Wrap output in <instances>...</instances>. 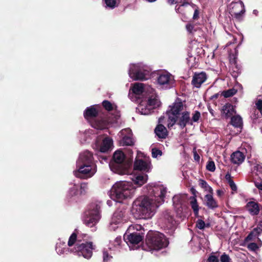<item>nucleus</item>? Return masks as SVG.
<instances>
[{
	"mask_svg": "<svg viewBox=\"0 0 262 262\" xmlns=\"http://www.w3.org/2000/svg\"><path fill=\"white\" fill-rule=\"evenodd\" d=\"M132 91L136 95L141 94L144 91V84L140 83L135 84L133 88Z\"/></svg>",
	"mask_w": 262,
	"mask_h": 262,
	"instance_id": "34",
	"label": "nucleus"
},
{
	"mask_svg": "<svg viewBox=\"0 0 262 262\" xmlns=\"http://www.w3.org/2000/svg\"><path fill=\"white\" fill-rule=\"evenodd\" d=\"M95 249L92 242L81 243V239H78V242L71 251L78 256H82L86 259L90 258L93 255V250Z\"/></svg>",
	"mask_w": 262,
	"mask_h": 262,
	"instance_id": "7",
	"label": "nucleus"
},
{
	"mask_svg": "<svg viewBox=\"0 0 262 262\" xmlns=\"http://www.w3.org/2000/svg\"><path fill=\"white\" fill-rule=\"evenodd\" d=\"M135 189L132 183L127 181H120L116 183L111 190V197L112 200L118 203H122L124 200L132 197Z\"/></svg>",
	"mask_w": 262,
	"mask_h": 262,
	"instance_id": "3",
	"label": "nucleus"
},
{
	"mask_svg": "<svg viewBox=\"0 0 262 262\" xmlns=\"http://www.w3.org/2000/svg\"><path fill=\"white\" fill-rule=\"evenodd\" d=\"M231 124L236 128H242L243 120L239 115L232 116L231 117Z\"/></svg>",
	"mask_w": 262,
	"mask_h": 262,
	"instance_id": "31",
	"label": "nucleus"
},
{
	"mask_svg": "<svg viewBox=\"0 0 262 262\" xmlns=\"http://www.w3.org/2000/svg\"><path fill=\"white\" fill-rule=\"evenodd\" d=\"M138 109L141 114L144 115H149L153 111V110H152V109L149 107L147 104L145 106L141 104L139 106Z\"/></svg>",
	"mask_w": 262,
	"mask_h": 262,
	"instance_id": "33",
	"label": "nucleus"
},
{
	"mask_svg": "<svg viewBox=\"0 0 262 262\" xmlns=\"http://www.w3.org/2000/svg\"><path fill=\"white\" fill-rule=\"evenodd\" d=\"M219 96V93H216V94H215L213 95L210 97V99H211V100H215V99H217V98H218Z\"/></svg>",
	"mask_w": 262,
	"mask_h": 262,
	"instance_id": "61",
	"label": "nucleus"
},
{
	"mask_svg": "<svg viewBox=\"0 0 262 262\" xmlns=\"http://www.w3.org/2000/svg\"><path fill=\"white\" fill-rule=\"evenodd\" d=\"M204 204L210 209H214L219 207L217 202L213 198V194H207L204 196Z\"/></svg>",
	"mask_w": 262,
	"mask_h": 262,
	"instance_id": "17",
	"label": "nucleus"
},
{
	"mask_svg": "<svg viewBox=\"0 0 262 262\" xmlns=\"http://www.w3.org/2000/svg\"><path fill=\"white\" fill-rule=\"evenodd\" d=\"M199 18V11L197 9H195L194 11L193 19L194 20H197Z\"/></svg>",
	"mask_w": 262,
	"mask_h": 262,
	"instance_id": "53",
	"label": "nucleus"
},
{
	"mask_svg": "<svg viewBox=\"0 0 262 262\" xmlns=\"http://www.w3.org/2000/svg\"><path fill=\"white\" fill-rule=\"evenodd\" d=\"M98 115V111L94 105L88 107L84 112L83 116L85 119H92L96 117Z\"/></svg>",
	"mask_w": 262,
	"mask_h": 262,
	"instance_id": "24",
	"label": "nucleus"
},
{
	"mask_svg": "<svg viewBox=\"0 0 262 262\" xmlns=\"http://www.w3.org/2000/svg\"><path fill=\"white\" fill-rule=\"evenodd\" d=\"M206 191H208L209 193V194H213V190L211 187H210L209 185H207V186L204 188Z\"/></svg>",
	"mask_w": 262,
	"mask_h": 262,
	"instance_id": "56",
	"label": "nucleus"
},
{
	"mask_svg": "<svg viewBox=\"0 0 262 262\" xmlns=\"http://www.w3.org/2000/svg\"><path fill=\"white\" fill-rule=\"evenodd\" d=\"M150 71L143 68H130L128 74L129 76L135 80L144 81L150 76Z\"/></svg>",
	"mask_w": 262,
	"mask_h": 262,
	"instance_id": "9",
	"label": "nucleus"
},
{
	"mask_svg": "<svg viewBox=\"0 0 262 262\" xmlns=\"http://www.w3.org/2000/svg\"><path fill=\"white\" fill-rule=\"evenodd\" d=\"M196 227L201 230H203L205 228V223L202 220L199 219L196 222Z\"/></svg>",
	"mask_w": 262,
	"mask_h": 262,
	"instance_id": "42",
	"label": "nucleus"
},
{
	"mask_svg": "<svg viewBox=\"0 0 262 262\" xmlns=\"http://www.w3.org/2000/svg\"><path fill=\"white\" fill-rule=\"evenodd\" d=\"M76 168L74 171L76 178L87 179L94 176L96 172V166L94 163L93 154L88 150L81 153L76 162Z\"/></svg>",
	"mask_w": 262,
	"mask_h": 262,
	"instance_id": "1",
	"label": "nucleus"
},
{
	"mask_svg": "<svg viewBox=\"0 0 262 262\" xmlns=\"http://www.w3.org/2000/svg\"><path fill=\"white\" fill-rule=\"evenodd\" d=\"M167 192V189L163 185L155 186L152 188L151 193L154 202L158 205V207L164 201V198Z\"/></svg>",
	"mask_w": 262,
	"mask_h": 262,
	"instance_id": "10",
	"label": "nucleus"
},
{
	"mask_svg": "<svg viewBox=\"0 0 262 262\" xmlns=\"http://www.w3.org/2000/svg\"><path fill=\"white\" fill-rule=\"evenodd\" d=\"M254 170H256L259 173H262V166L259 165H257L254 166Z\"/></svg>",
	"mask_w": 262,
	"mask_h": 262,
	"instance_id": "57",
	"label": "nucleus"
},
{
	"mask_svg": "<svg viewBox=\"0 0 262 262\" xmlns=\"http://www.w3.org/2000/svg\"><path fill=\"white\" fill-rule=\"evenodd\" d=\"M206 169L211 172H213L215 170V166L213 161H209L206 165Z\"/></svg>",
	"mask_w": 262,
	"mask_h": 262,
	"instance_id": "38",
	"label": "nucleus"
},
{
	"mask_svg": "<svg viewBox=\"0 0 262 262\" xmlns=\"http://www.w3.org/2000/svg\"><path fill=\"white\" fill-rule=\"evenodd\" d=\"M102 105L103 107L108 112L113 111L114 109V107H117L116 105H114L110 101L106 100H105L102 102Z\"/></svg>",
	"mask_w": 262,
	"mask_h": 262,
	"instance_id": "36",
	"label": "nucleus"
},
{
	"mask_svg": "<svg viewBox=\"0 0 262 262\" xmlns=\"http://www.w3.org/2000/svg\"><path fill=\"white\" fill-rule=\"evenodd\" d=\"M168 4L171 5L173 4H180L179 5H177L175 7L176 12H182L184 7L186 6L187 4V0H167Z\"/></svg>",
	"mask_w": 262,
	"mask_h": 262,
	"instance_id": "28",
	"label": "nucleus"
},
{
	"mask_svg": "<svg viewBox=\"0 0 262 262\" xmlns=\"http://www.w3.org/2000/svg\"><path fill=\"white\" fill-rule=\"evenodd\" d=\"M104 1L106 6L112 9L116 6V0H104Z\"/></svg>",
	"mask_w": 262,
	"mask_h": 262,
	"instance_id": "40",
	"label": "nucleus"
},
{
	"mask_svg": "<svg viewBox=\"0 0 262 262\" xmlns=\"http://www.w3.org/2000/svg\"><path fill=\"white\" fill-rule=\"evenodd\" d=\"M120 144L122 146H133L134 142L130 135H125L120 141Z\"/></svg>",
	"mask_w": 262,
	"mask_h": 262,
	"instance_id": "32",
	"label": "nucleus"
},
{
	"mask_svg": "<svg viewBox=\"0 0 262 262\" xmlns=\"http://www.w3.org/2000/svg\"><path fill=\"white\" fill-rule=\"evenodd\" d=\"M207 260L208 262H219L218 257L214 255H210Z\"/></svg>",
	"mask_w": 262,
	"mask_h": 262,
	"instance_id": "47",
	"label": "nucleus"
},
{
	"mask_svg": "<svg viewBox=\"0 0 262 262\" xmlns=\"http://www.w3.org/2000/svg\"><path fill=\"white\" fill-rule=\"evenodd\" d=\"M194 6V4L190 3L187 0V4H186V6L184 7L183 9V11L177 12V13H179L181 15V17L182 19H187L188 15H190L191 14Z\"/></svg>",
	"mask_w": 262,
	"mask_h": 262,
	"instance_id": "25",
	"label": "nucleus"
},
{
	"mask_svg": "<svg viewBox=\"0 0 262 262\" xmlns=\"http://www.w3.org/2000/svg\"><path fill=\"white\" fill-rule=\"evenodd\" d=\"M247 248H248V249L249 250H250L251 251H255L257 249H258V246H257L256 243H250V244H249L248 245Z\"/></svg>",
	"mask_w": 262,
	"mask_h": 262,
	"instance_id": "44",
	"label": "nucleus"
},
{
	"mask_svg": "<svg viewBox=\"0 0 262 262\" xmlns=\"http://www.w3.org/2000/svg\"><path fill=\"white\" fill-rule=\"evenodd\" d=\"M88 188V183H82L80 185L81 193Z\"/></svg>",
	"mask_w": 262,
	"mask_h": 262,
	"instance_id": "54",
	"label": "nucleus"
},
{
	"mask_svg": "<svg viewBox=\"0 0 262 262\" xmlns=\"http://www.w3.org/2000/svg\"><path fill=\"white\" fill-rule=\"evenodd\" d=\"M231 260L229 256L225 253H224L220 257L221 262H230Z\"/></svg>",
	"mask_w": 262,
	"mask_h": 262,
	"instance_id": "41",
	"label": "nucleus"
},
{
	"mask_svg": "<svg viewBox=\"0 0 262 262\" xmlns=\"http://www.w3.org/2000/svg\"><path fill=\"white\" fill-rule=\"evenodd\" d=\"M134 170L148 172L149 167L148 164L142 159H136L134 164Z\"/></svg>",
	"mask_w": 262,
	"mask_h": 262,
	"instance_id": "22",
	"label": "nucleus"
},
{
	"mask_svg": "<svg viewBox=\"0 0 262 262\" xmlns=\"http://www.w3.org/2000/svg\"><path fill=\"white\" fill-rule=\"evenodd\" d=\"M172 81V76L169 73H163L159 74L157 78L158 84L161 85L165 86L166 88H170Z\"/></svg>",
	"mask_w": 262,
	"mask_h": 262,
	"instance_id": "14",
	"label": "nucleus"
},
{
	"mask_svg": "<svg viewBox=\"0 0 262 262\" xmlns=\"http://www.w3.org/2000/svg\"><path fill=\"white\" fill-rule=\"evenodd\" d=\"M254 185L257 189L262 191V181H260V182H254Z\"/></svg>",
	"mask_w": 262,
	"mask_h": 262,
	"instance_id": "52",
	"label": "nucleus"
},
{
	"mask_svg": "<svg viewBox=\"0 0 262 262\" xmlns=\"http://www.w3.org/2000/svg\"><path fill=\"white\" fill-rule=\"evenodd\" d=\"M194 26L193 25L191 24H188L186 26V28L187 31L190 34L193 33V31L194 30Z\"/></svg>",
	"mask_w": 262,
	"mask_h": 262,
	"instance_id": "48",
	"label": "nucleus"
},
{
	"mask_svg": "<svg viewBox=\"0 0 262 262\" xmlns=\"http://www.w3.org/2000/svg\"><path fill=\"white\" fill-rule=\"evenodd\" d=\"M132 161L126 159L122 151L117 150L114 153L110 164L113 171L120 175L128 174L130 171Z\"/></svg>",
	"mask_w": 262,
	"mask_h": 262,
	"instance_id": "4",
	"label": "nucleus"
},
{
	"mask_svg": "<svg viewBox=\"0 0 262 262\" xmlns=\"http://www.w3.org/2000/svg\"><path fill=\"white\" fill-rule=\"evenodd\" d=\"M100 209L99 203H92L89 205L83 216V222L86 226L93 227L98 222L101 217Z\"/></svg>",
	"mask_w": 262,
	"mask_h": 262,
	"instance_id": "6",
	"label": "nucleus"
},
{
	"mask_svg": "<svg viewBox=\"0 0 262 262\" xmlns=\"http://www.w3.org/2000/svg\"><path fill=\"white\" fill-rule=\"evenodd\" d=\"M201 117V113L198 111H195L194 112V114H193L192 117V121L193 122H196L199 121Z\"/></svg>",
	"mask_w": 262,
	"mask_h": 262,
	"instance_id": "43",
	"label": "nucleus"
},
{
	"mask_svg": "<svg viewBox=\"0 0 262 262\" xmlns=\"http://www.w3.org/2000/svg\"><path fill=\"white\" fill-rule=\"evenodd\" d=\"M165 224L168 229H172L176 225L174 215L170 211L166 210L163 212Z\"/></svg>",
	"mask_w": 262,
	"mask_h": 262,
	"instance_id": "15",
	"label": "nucleus"
},
{
	"mask_svg": "<svg viewBox=\"0 0 262 262\" xmlns=\"http://www.w3.org/2000/svg\"><path fill=\"white\" fill-rule=\"evenodd\" d=\"M221 113L224 118L228 119L232 117L236 112L233 105L230 103H227L223 106Z\"/></svg>",
	"mask_w": 262,
	"mask_h": 262,
	"instance_id": "19",
	"label": "nucleus"
},
{
	"mask_svg": "<svg viewBox=\"0 0 262 262\" xmlns=\"http://www.w3.org/2000/svg\"><path fill=\"white\" fill-rule=\"evenodd\" d=\"M225 179L227 181H228L229 180L232 179L231 175L229 173H227L225 176Z\"/></svg>",
	"mask_w": 262,
	"mask_h": 262,
	"instance_id": "62",
	"label": "nucleus"
},
{
	"mask_svg": "<svg viewBox=\"0 0 262 262\" xmlns=\"http://www.w3.org/2000/svg\"><path fill=\"white\" fill-rule=\"evenodd\" d=\"M124 239L127 244L136 245L143 240V236L138 232H133L129 234L125 233L124 235Z\"/></svg>",
	"mask_w": 262,
	"mask_h": 262,
	"instance_id": "13",
	"label": "nucleus"
},
{
	"mask_svg": "<svg viewBox=\"0 0 262 262\" xmlns=\"http://www.w3.org/2000/svg\"><path fill=\"white\" fill-rule=\"evenodd\" d=\"M168 120L172 122V125L177 123L181 128H184L188 123L192 124V122H190V113L187 111L182 112L180 115H178L177 117L169 115Z\"/></svg>",
	"mask_w": 262,
	"mask_h": 262,
	"instance_id": "8",
	"label": "nucleus"
},
{
	"mask_svg": "<svg viewBox=\"0 0 262 262\" xmlns=\"http://www.w3.org/2000/svg\"><path fill=\"white\" fill-rule=\"evenodd\" d=\"M190 191H191V193L193 195L192 196H195V198H196V194L197 193V191L195 190V189L193 187H191L190 188Z\"/></svg>",
	"mask_w": 262,
	"mask_h": 262,
	"instance_id": "58",
	"label": "nucleus"
},
{
	"mask_svg": "<svg viewBox=\"0 0 262 262\" xmlns=\"http://www.w3.org/2000/svg\"><path fill=\"white\" fill-rule=\"evenodd\" d=\"M256 227H259V230H262V223H259L257 225Z\"/></svg>",
	"mask_w": 262,
	"mask_h": 262,
	"instance_id": "64",
	"label": "nucleus"
},
{
	"mask_svg": "<svg viewBox=\"0 0 262 262\" xmlns=\"http://www.w3.org/2000/svg\"><path fill=\"white\" fill-rule=\"evenodd\" d=\"M146 243L151 250H159L167 247L169 242L163 233L149 231L146 235Z\"/></svg>",
	"mask_w": 262,
	"mask_h": 262,
	"instance_id": "5",
	"label": "nucleus"
},
{
	"mask_svg": "<svg viewBox=\"0 0 262 262\" xmlns=\"http://www.w3.org/2000/svg\"><path fill=\"white\" fill-rule=\"evenodd\" d=\"M154 132L159 139H165L168 135L167 128L162 124H158L155 128Z\"/></svg>",
	"mask_w": 262,
	"mask_h": 262,
	"instance_id": "20",
	"label": "nucleus"
},
{
	"mask_svg": "<svg viewBox=\"0 0 262 262\" xmlns=\"http://www.w3.org/2000/svg\"><path fill=\"white\" fill-rule=\"evenodd\" d=\"M193 158H194V160L197 162H199L200 159V157L199 155V154L197 153L195 149H194L193 150Z\"/></svg>",
	"mask_w": 262,
	"mask_h": 262,
	"instance_id": "51",
	"label": "nucleus"
},
{
	"mask_svg": "<svg viewBox=\"0 0 262 262\" xmlns=\"http://www.w3.org/2000/svg\"><path fill=\"white\" fill-rule=\"evenodd\" d=\"M207 79V75L205 72H195L192 76L191 83L193 87L200 88Z\"/></svg>",
	"mask_w": 262,
	"mask_h": 262,
	"instance_id": "12",
	"label": "nucleus"
},
{
	"mask_svg": "<svg viewBox=\"0 0 262 262\" xmlns=\"http://www.w3.org/2000/svg\"><path fill=\"white\" fill-rule=\"evenodd\" d=\"M125 211L124 210L118 209L114 213L112 217V222L115 224H118L123 221H125Z\"/></svg>",
	"mask_w": 262,
	"mask_h": 262,
	"instance_id": "23",
	"label": "nucleus"
},
{
	"mask_svg": "<svg viewBox=\"0 0 262 262\" xmlns=\"http://www.w3.org/2000/svg\"><path fill=\"white\" fill-rule=\"evenodd\" d=\"M151 154H152V157L153 158H156L158 156H162V151L161 150H160L157 148H154L152 149Z\"/></svg>",
	"mask_w": 262,
	"mask_h": 262,
	"instance_id": "39",
	"label": "nucleus"
},
{
	"mask_svg": "<svg viewBox=\"0 0 262 262\" xmlns=\"http://www.w3.org/2000/svg\"><path fill=\"white\" fill-rule=\"evenodd\" d=\"M103 258L104 262H108L112 258V256L109 255L107 251H103Z\"/></svg>",
	"mask_w": 262,
	"mask_h": 262,
	"instance_id": "45",
	"label": "nucleus"
},
{
	"mask_svg": "<svg viewBox=\"0 0 262 262\" xmlns=\"http://www.w3.org/2000/svg\"><path fill=\"white\" fill-rule=\"evenodd\" d=\"M170 110L168 113L172 115V116L177 117L180 115V113L183 110V104L178 99V101L174 102L171 106H170Z\"/></svg>",
	"mask_w": 262,
	"mask_h": 262,
	"instance_id": "18",
	"label": "nucleus"
},
{
	"mask_svg": "<svg viewBox=\"0 0 262 262\" xmlns=\"http://www.w3.org/2000/svg\"><path fill=\"white\" fill-rule=\"evenodd\" d=\"M148 176L146 174H135L132 178L134 184L136 187H140L146 183Z\"/></svg>",
	"mask_w": 262,
	"mask_h": 262,
	"instance_id": "21",
	"label": "nucleus"
},
{
	"mask_svg": "<svg viewBox=\"0 0 262 262\" xmlns=\"http://www.w3.org/2000/svg\"><path fill=\"white\" fill-rule=\"evenodd\" d=\"M78 239H80V236L77 235V234L75 232H73L69 239V241L68 243V245L69 247H71L73 246L75 244H76Z\"/></svg>",
	"mask_w": 262,
	"mask_h": 262,
	"instance_id": "35",
	"label": "nucleus"
},
{
	"mask_svg": "<svg viewBox=\"0 0 262 262\" xmlns=\"http://www.w3.org/2000/svg\"><path fill=\"white\" fill-rule=\"evenodd\" d=\"M230 187L231 189V190L233 191H237V187L235 184L234 183L230 185Z\"/></svg>",
	"mask_w": 262,
	"mask_h": 262,
	"instance_id": "59",
	"label": "nucleus"
},
{
	"mask_svg": "<svg viewBox=\"0 0 262 262\" xmlns=\"http://www.w3.org/2000/svg\"><path fill=\"white\" fill-rule=\"evenodd\" d=\"M245 207L252 215H258L260 210V205L258 203L254 201L248 202Z\"/></svg>",
	"mask_w": 262,
	"mask_h": 262,
	"instance_id": "16",
	"label": "nucleus"
},
{
	"mask_svg": "<svg viewBox=\"0 0 262 262\" xmlns=\"http://www.w3.org/2000/svg\"><path fill=\"white\" fill-rule=\"evenodd\" d=\"M237 91L235 89H230L222 92L221 95L225 98H228L234 95Z\"/></svg>",
	"mask_w": 262,
	"mask_h": 262,
	"instance_id": "37",
	"label": "nucleus"
},
{
	"mask_svg": "<svg viewBox=\"0 0 262 262\" xmlns=\"http://www.w3.org/2000/svg\"><path fill=\"white\" fill-rule=\"evenodd\" d=\"M73 190L74 191V195H76L77 194V189L75 188V187L74 186L73 188H71V191H73Z\"/></svg>",
	"mask_w": 262,
	"mask_h": 262,
	"instance_id": "63",
	"label": "nucleus"
},
{
	"mask_svg": "<svg viewBox=\"0 0 262 262\" xmlns=\"http://www.w3.org/2000/svg\"><path fill=\"white\" fill-rule=\"evenodd\" d=\"M252 232H253L254 234L256 235V236H258L262 232V230H259V227H256L253 229L252 231Z\"/></svg>",
	"mask_w": 262,
	"mask_h": 262,
	"instance_id": "49",
	"label": "nucleus"
},
{
	"mask_svg": "<svg viewBox=\"0 0 262 262\" xmlns=\"http://www.w3.org/2000/svg\"><path fill=\"white\" fill-rule=\"evenodd\" d=\"M121 243V236L117 237L115 239V245L119 246L120 245Z\"/></svg>",
	"mask_w": 262,
	"mask_h": 262,
	"instance_id": "55",
	"label": "nucleus"
},
{
	"mask_svg": "<svg viewBox=\"0 0 262 262\" xmlns=\"http://www.w3.org/2000/svg\"><path fill=\"white\" fill-rule=\"evenodd\" d=\"M257 236L255 234H254L253 232L251 231L249 234L248 235V236L245 238V242H249L250 241L253 240L255 238H256Z\"/></svg>",
	"mask_w": 262,
	"mask_h": 262,
	"instance_id": "46",
	"label": "nucleus"
},
{
	"mask_svg": "<svg viewBox=\"0 0 262 262\" xmlns=\"http://www.w3.org/2000/svg\"><path fill=\"white\" fill-rule=\"evenodd\" d=\"M245 157L244 154L239 151H236L234 152L231 155V162L235 164H240L245 160Z\"/></svg>",
	"mask_w": 262,
	"mask_h": 262,
	"instance_id": "27",
	"label": "nucleus"
},
{
	"mask_svg": "<svg viewBox=\"0 0 262 262\" xmlns=\"http://www.w3.org/2000/svg\"><path fill=\"white\" fill-rule=\"evenodd\" d=\"M158 205L154 202V199L145 196L139 198L133 203V211L139 219H148L155 214Z\"/></svg>",
	"mask_w": 262,
	"mask_h": 262,
	"instance_id": "2",
	"label": "nucleus"
},
{
	"mask_svg": "<svg viewBox=\"0 0 262 262\" xmlns=\"http://www.w3.org/2000/svg\"><path fill=\"white\" fill-rule=\"evenodd\" d=\"M216 194L218 196H221L224 194V192L221 189H218L216 190Z\"/></svg>",
	"mask_w": 262,
	"mask_h": 262,
	"instance_id": "60",
	"label": "nucleus"
},
{
	"mask_svg": "<svg viewBox=\"0 0 262 262\" xmlns=\"http://www.w3.org/2000/svg\"><path fill=\"white\" fill-rule=\"evenodd\" d=\"M147 104L153 110L160 106V101L156 96L152 95L148 98Z\"/></svg>",
	"mask_w": 262,
	"mask_h": 262,
	"instance_id": "30",
	"label": "nucleus"
},
{
	"mask_svg": "<svg viewBox=\"0 0 262 262\" xmlns=\"http://www.w3.org/2000/svg\"><path fill=\"white\" fill-rule=\"evenodd\" d=\"M189 200L190 205L191 207V209L193 210L195 216H199V211L200 207L199 206L196 199L195 198V196H190L189 198Z\"/></svg>",
	"mask_w": 262,
	"mask_h": 262,
	"instance_id": "29",
	"label": "nucleus"
},
{
	"mask_svg": "<svg viewBox=\"0 0 262 262\" xmlns=\"http://www.w3.org/2000/svg\"><path fill=\"white\" fill-rule=\"evenodd\" d=\"M113 145V140L109 137H106L102 140L100 147V151L106 152L108 151Z\"/></svg>",
	"mask_w": 262,
	"mask_h": 262,
	"instance_id": "26",
	"label": "nucleus"
},
{
	"mask_svg": "<svg viewBox=\"0 0 262 262\" xmlns=\"http://www.w3.org/2000/svg\"><path fill=\"white\" fill-rule=\"evenodd\" d=\"M232 7L230 10V14L235 19L240 21L242 19V15L245 13V8L243 3H234L232 4Z\"/></svg>",
	"mask_w": 262,
	"mask_h": 262,
	"instance_id": "11",
	"label": "nucleus"
},
{
	"mask_svg": "<svg viewBox=\"0 0 262 262\" xmlns=\"http://www.w3.org/2000/svg\"><path fill=\"white\" fill-rule=\"evenodd\" d=\"M208 184H207V183L206 182V181L204 180H202V179H200L199 180V185L203 188H205L207 185Z\"/></svg>",
	"mask_w": 262,
	"mask_h": 262,
	"instance_id": "50",
	"label": "nucleus"
}]
</instances>
